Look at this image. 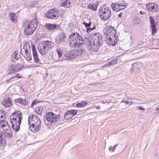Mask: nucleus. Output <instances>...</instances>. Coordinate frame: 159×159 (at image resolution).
<instances>
[{
    "label": "nucleus",
    "mask_w": 159,
    "mask_h": 159,
    "mask_svg": "<svg viewBox=\"0 0 159 159\" xmlns=\"http://www.w3.org/2000/svg\"><path fill=\"white\" fill-rule=\"evenodd\" d=\"M22 113L20 110H16L10 116V121L13 129L16 132L20 129V125L22 119Z\"/></svg>",
    "instance_id": "f257e3e1"
},
{
    "label": "nucleus",
    "mask_w": 159,
    "mask_h": 159,
    "mask_svg": "<svg viewBox=\"0 0 159 159\" xmlns=\"http://www.w3.org/2000/svg\"><path fill=\"white\" fill-rule=\"evenodd\" d=\"M84 38L78 33H72L69 36V43L71 47L80 48L84 42Z\"/></svg>",
    "instance_id": "f03ea898"
},
{
    "label": "nucleus",
    "mask_w": 159,
    "mask_h": 159,
    "mask_svg": "<svg viewBox=\"0 0 159 159\" xmlns=\"http://www.w3.org/2000/svg\"><path fill=\"white\" fill-rule=\"evenodd\" d=\"M32 123L30 127V130L33 133H37L40 129L41 122L37 116L34 114H31L28 117V123L30 125V123Z\"/></svg>",
    "instance_id": "7ed1b4c3"
},
{
    "label": "nucleus",
    "mask_w": 159,
    "mask_h": 159,
    "mask_svg": "<svg viewBox=\"0 0 159 159\" xmlns=\"http://www.w3.org/2000/svg\"><path fill=\"white\" fill-rule=\"evenodd\" d=\"M37 22L36 19H33L31 21L25 20L23 24L25 26L24 32L27 35H32L37 27Z\"/></svg>",
    "instance_id": "20e7f679"
},
{
    "label": "nucleus",
    "mask_w": 159,
    "mask_h": 159,
    "mask_svg": "<svg viewBox=\"0 0 159 159\" xmlns=\"http://www.w3.org/2000/svg\"><path fill=\"white\" fill-rule=\"evenodd\" d=\"M59 120V115L51 112H47L45 117L44 118L45 123L48 127L52 124H58L57 122Z\"/></svg>",
    "instance_id": "39448f33"
},
{
    "label": "nucleus",
    "mask_w": 159,
    "mask_h": 159,
    "mask_svg": "<svg viewBox=\"0 0 159 159\" xmlns=\"http://www.w3.org/2000/svg\"><path fill=\"white\" fill-rule=\"evenodd\" d=\"M91 41L93 45L97 47H99L102 44V35L99 33L92 34L90 36Z\"/></svg>",
    "instance_id": "423d86ee"
},
{
    "label": "nucleus",
    "mask_w": 159,
    "mask_h": 159,
    "mask_svg": "<svg viewBox=\"0 0 159 159\" xmlns=\"http://www.w3.org/2000/svg\"><path fill=\"white\" fill-rule=\"evenodd\" d=\"M100 18L104 20L108 19L111 14V10L108 7L102 8L99 12Z\"/></svg>",
    "instance_id": "0eeeda50"
},
{
    "label": "nucleus",
    "mask_w": 159,
    "mask_h": 159,
    "mask_svg": "<svg viewBox=\"0 0 159 159\" xmlns=\"http://www.w3.org/2000/svg\"><path fill=\"white\" fill-rule=\"evenodd\" d=\"M1 127L5 133V136L7 138H11L12 136V132L7 121H5Z\"/></svg>",
    "instance_id": "6e6552de"
},
{
    "label": "nucleus",
    "mask_w": 159,
    "mask_h": 159,
    "mask_svg": "<svg viewBox=\"0 0 159 159\" xmlns=\"http://www.w3.org/2000/svg\"><path fill=\"white\" fill-rule=\"evenodd\" d=\"M58 10L56 8L50 9L46 14V17L50 19H57L59 16Z\"/></svg>",
    "instance_id": "1a4fd4ad"
},
{
    "label": "nucleus",
    "mask_w": 159,
    "mask_h": 159,
    "mask_svg": "<svg viewBox=\"0 0 159 159\" xmlns=\"http://www.w3.org/2000/svg\"><path fill=\"white\" fill-rule=\"evenodd\" d=\"M104 34L107 36V38H109V37L113 38V36L116 35V32L114 27L111 25H109L105 28Z\"/></svg>",
    "instance_id": "9d476101"
},
{
    "label": "nucleus",
    "mask_w": 159,
    "mask_h": 159,
    "mask_svg": "<svg viewBox=\"0 0 159 159\" xmlns=\"http://www.w3.org/2000/svg\"><path fill=\"white\" fill-rule=\"evenodd\" d=\"M83 50H70L68 54H65L66 58L69 60L74 59L76 56L80 55L82 54Z\"/></svg>",
    "instance_id": "9b49d317"
},
{
    "label": "nucleus",
    "mask_w": 159,
    "mask_h": 159,
    "mask_svg": "<svg viewBox=\"0 0 159 159\" xmlns=\"http://www.w3.org/2000/svg\"><path fill=\"white\" fill-rule=\"evenodd\" d=\"M21 69L20 66L18 64H11L7 68V72L9 74L14 73L15 72L20 70Z\"/></svg>",
    "instance_id": "f8f14e48"
},
{
    "label": "nucleus",
    "mask_w": 159,
    "mask_h": 159,
    "mask_svg": "<svg viewBox=\"0 0 159 159\" xmlns=\"http://www.w3.org/2000/svg\"><path fill=\"white\" fill-rule=\"evenodd\" d=\"M158 6L155 3H149L146 5V8L148 11L151 12H156L158 10Z\"/></svg>",
    "instance_id": "ddd939ff"
},
{
    "label": "nucleus",
    "mask_w": 159,
    "mask_h": 159,
    "mask_svg": "<svg viewBox=\"0 0 159 159\" xmlns=\"http://www.w3.org/2000/svg\"><path fill=\"white\" fill-rule=\"evenodd\" d=\"M66 35L63 33H60L56 37L55 42L56 43L60 44L64 40Z\"/></svg>",
    "instance_id": "4468645a"
},
{
    "label": "nucleus",
    "mask_w": 159,
    "mask_h": 159,
    "mask_svg": "<svg viewBox=\"0 0 159 159\" xmlns=\"http://www.w3.org/2000/svg\"><path fill=\"white\" fill-rule=\"evenodd\" d=\"M149 18L150 21L151 27L152 29V34L153 35L157 32V31L155 20L153 17L151 16L149 17Z\"/></svg>",
    "instance_id": "2eb2a0df"
},
{
    "label": "nucleus",
    "mask_w": 159,
    "mask_h": 159,
    "mask_svg": "<svg viewBox=\"0 0 159 159\" xmlns=\"http://www.w3.org/2000/svg\"><path fill=\"white\" fill-rule=\"evenodd\" d=\"M3 106L6 107H9L12 105L11 99L9 98H4L2 102Z\"/></svg>",
    "instance_id": "dca6fc26"
},
{
    "label": "nucleus",
    "mask_w": 159,
    "mask_h": 159,
    "mask_svg": "<svg viewBox=\"0 0 159 159\" xmlns=\"http://www.w3.org/2000/svg\"><path fill=\"white\" fill-rule=\"evenodd\" d=\"M111 39H110L108 38H107V40H106L107 43H108L109 45L114 46L115 45L116 43V39L117 38V37L116 35L114 36H113V38L111 37H109ZM117 41H116V42Z\"/></svg>",
    "instance_id": "f3484780"
},
{
    "label": "nucleus",
    "mask_w": 159,
    "mask_h": 159,
    "mask_svg": "<svg viewBox=\"0 0 159 159\" xmlns=\"http://www.w3.org/2000/svg\"><path fill=\"white\" fill-rule=\"evenodd\" d=\"M32 53L33 55V58L34 62L38 64V65H37V66H40L42 64L40 62V60L39 59L38 57V56L36 50H32Z\"/></svg>",
    "instance_id": "a211bd4d"
},
{
    "label": "nucleus",
    "mask_w": 159,
    "mask_h": 159,
    "mask_svg": "<svg viewBox=\"0 0 159 159\" xmlns=\"http://www.w3.org/2000/svg\"><path fill=\"white\" fill-rule=\"evenodd\" d=\"M24 50H35L34 44L31 42H26L23 46Z\"/></svg>",
    "instance_id": "6ab92c4d"
},
{
    "label": "nucleus",
    "mask_w": 159,
    "mask_h": 159,
    "mask_svg": "<svg viewBox=\"0 0 159 159\" xmlns=\"http://www.w3.org/2000/svg\"><path fill=\"white\" fill-rule=\"evenodd\" d=\"M59 25L56 24H46L45 27L48 31H52L58 28Z\"/></svg>",
    "instance_id": "aec40b11"
},
{
    "label": "nucleus",
    "mask_w": 159,
    "mask_h": 159,
    "mask_svg": "<svg viewBox=\"0 0 159 159\" xmlns=\"http://www.w3.org/2000/svg\"><path fill=\"white\" fill-rule=\"evenodd\" d=\"M14 101L15 102L20 103L23 106L27 105L28 104V101L22 98L15 99Z\"/></svg>",
    "instance_id": "412c9836"
},
{
    "label": "nucleus",
    "mask_w": 159,
    "mask_h": 159,
    "mask_svg": "<svg viewBox=\"0 0 159 159\" xmlns=\"http://www.w3.org/2000/svg\"><path fill=\"white\" fill-rule=\"evenodd\" d=\"M120 6V4H118L117 3H112L111 4V6L112 9L114 11L117 12L121 10L119 8V7Z\"/></svg>",
    "instance_id": "4be33fe9"
},
{
    "label": "nucleus",
    "mask_w": 159,
    "mask_h": 159,
    "mask_svg": "<svg viewBox=\"0 0 159 159\" xmlns=\"http://www.w3.org/2000/svg\"><path fill=\"white\" fill-rule=\"evenodd\" d=\"M46 49L48 50L52 48L54 45V43L51 41H48L45 42Z\"/></svg>",
    "instance_id": "5701e85b"
},
{
    "label": "nucleus",
    "mask_w": 159,
    "mask_h": 159,
    "mask_svg": "<svg viewBox=\"0 0 159 159\" xmlns=\"http://www.w3.org/2000/svg\"><path fill=\"white\" fill-rule=\"evenodd\" d=\"M15 78H21V76H20L19 74H16L14 76H13L12 77H11L10 78L8 79H7L5 81V82H6V83H9L11 81L16 80H13V79Z\"/></svg>",
    "instance_id": "b1692460"
},
{
    "label": "nucleus",
    "mask_w": 159,
    "mask_h": 159,
    "mask_svg": "<svg viewBox=\"0 0 159 159\" xmlns=\"http://www.w3.org/2000/svg\"><path fill=\"white\" fill-rule=\"evenodd\" d=\"M11 57L16 60L19 59L20 58V55L17 50H16L12 54Z\"/></svg>",
    "instance_id": "393cba45"
},
{
    "label": "nucleus",
    "mask_w": 159,
    "mask_h": 159,
    "mask_svg": "<svg viewBox=\"0 0 159 159\" xmlns=\"http://www.w3.org/2000/svg\"><path fill=\"white\" fill-rule=\"evenodd\" d=\"M98 6V3H92L89 4L88 7L90 9L93 11H96L97 7Z\"/></svg>",
    "instance_id": "a878e982"
},
{
    "label": "nucleus",
    "mask_w": 159,
    "mask_h": 159,
    "mask_svg": "<svg viewBox=\"0 0 159 159\" xmlns=\"http://www.w3.org/2000/svg\"><path fill=\"white\" fill-rule=\"evenodd\" d=\"M10 19L11 20L12 22H15L17 20V16L14 13H10Z\"/></svg>",
    "instance_id": "bb28decb"
},
{
    "label": "nucleus",
    "mask_w": 159,
    "mask_h": 159,
    "mask_svg": "<svg viewBox=\"0 0 159 159\" xmlns=\"http://www.w3.org/2000/svg\"><path fill=\"white\" fill-rule=\"evenodd\" d=\"M46 46L45 45V42L39 43L38 46V50H45Z\"/></svg>",
    "instance_id": "cd10ccee"
},
{
    "label": "nucleus",
    "mask_w": 159,
    "mask_h": 159,
    "mask_svg": "<svg viewBox=\"0 0 159 159\" xmlns=\"http://www.w3.org/2000/svg\"><path fill=\"white\" fill-rule=\"evenodd\" d=\"M138 65L137 63H134L132 65L131 70L132 71L138 70L139 67H138Z\"/></svg>",
    "instance_id": "c85d7f7f"
},
{
    "label": "nucleus",
    "mask_w": 159,
    "mask_h": 159,
    "mask_svg": "<svg viewBox=\"0 0 159 159\" xmlns=\"http://www.w3.org/2000/svg\"><path fill=\"white\" fill-rule=\"evenodd\" d=\"M68 112L67 113L69 114V113L70 115L72 116V117L75 116L76 115L77 113V110H71L70 111H68Z\"/></svg>",
    "instance_id": "c756f323"
},
{
    "label": "nucleus",
    "mask_w": 159,
    "mask_h": 159,
    "mask_svg": "<svg viewBox=\"0 0 159 159\" xmlns=\"http://www.w3.org/2000/svg\"><path fill=\"white\" fill-rule=\"evenodd\" d=\"M87 104V103L86 102L84 101L81 103H78L76 104V106L77 107H83L84 106H86Z\"/></svg>",
    "instance_id": "7c9ffc66"
},
{
    "label": "nucleus",
    "mask_w": 159,
    "mask_h": 159,
    "mask_svg": "<svg viewBox=\"0 0 159 159\" xmlns=\"http://www.w3.org/2000/svg\"><path fill=\"white\" fill-rule=\"evenodd\" d=\"M25 52L28 59L29 61H31L32 59L31 55V54L28 52V50H25Z\"/></svg>",
    "instance_id": "2f4dec72"
},
{
    "label": "nucleus",
    "mask_w": 159,
    "mask_h": 159,
    "mask_svg": "<svg viewBox=\"0 0 159 159\" xmlns=\"http://www.w3.org/2000/svg\"><path fill=\"white\" fill-rule=\"evenodd\" d=\"M117 60L116 59H114L111 61L110 62L107 63L106 65L107 66H110L111 65H113L116 63Z\"/></svg>",
    "instance_id": "473e14b6"
},
{
    "label": "nucleus",
    "mask_w": 159,
    "mask_h": 159,
    "mask_svg": "<svg viewBox=\"0 0 159 159\" xmlns=\"http://www.w3.org/2000/svg\"><path fill=\"white\" fill-rule=\"evenodd\" d=\"M42 109L41 108V107H37L35 108V111L36 113L38 114H41Z\"/></svg>",
    "instance_id": "72a5a7b5"
},
{
    "label": "nucleus",
    "mask_w": 159,
    "mask_h": 159,
    "mask_svg": "<svg viewBox=\"0 0 159 159\" xmlns=\"http://www.w3.org/2000/svg\"><path fill=\"white\" fill-rule=\"evenodd\" d=\"M68 112V111L66 112L64 114V118L65 119L68 120V119H71L72 118V116H71L69 113L68 114L67 113Z\"/></svg>",
    "instance_id": "f704fd0d"
},
{
    "label": "nucleus",
    "mask_w": 159,
    "mask_h": 159,
    "mask_svg": "<svg viewBox=\"0 0 159 159\" xmlns=\"http://www.w3.org/2000/svg\"><path fill=\"white\" fill-rule=\"evenodd\" d=\"M68 0H65L62 3L61 6L65 7L66 8L67 7V3Z\"/></svg>",
    "instance_id": "c9c22d12"
},
{
    "label": "nucleus",
    "mask_w": 159,
    "mask_h": 159,
    "mask_svg": "<svg viewBox=\"0 0 159 159\" xmlns=\"http://www.w3.org/2000/svg\"><path fill=\"white\" fill-rule=\"evenodd\" d=\"M39 51L43 56L45 57L46 56L47 50H39Z\"/></svg>",
    "instance_id": "e433bc0d"
},
{
    "label": "nucleus",
    "mask_w": 159,
    "mask_h": 159,
    "mask_svg": "<svg viewBox=\"0 0 159 159\" xmlns=\"http://www.w3.org/2000/svg\"><path fill=\"white\" fill-rule=\"evenodd\" d=\"M95 26H93V28H87V31L88 33H89V31H91V30H94L95 29Z\"/></svg>",
    "instance_id": "4c0bfd02"
},
{
    "label": "nucleus",
    "mask_w": 159,
    "mask_h": 159,
    "mask_svg": "<svg viewBox=\"0 0 159 159\" xmlns=\"http://www.w3.org/2000/svg\"><path fill=\"white\" fill-rule=\"evenodd\" d=\"M3 141L4 139L2 137L0 136V146L2 144Z\"/></svg>",
    "instance_id": "58836bf2"
},
{
    "label": "nucleus",
    "mask_w": 159,
    "mask_h": 159,
    "mask_svg": "<svg viewBox=\"0 0 159 159\" xmlns=\"http://www.w3.org/2000/svg\"><path fill=\"white\" fill-rule=\"evenodd\" d=\"M57 51L58 54V57H60L62 55V52H61V50H57Z\"/></svg>",
    "instance_id": "ea45409f"
},
{
    "label": "nucleus",
    "mask_w": 159,
    "mask_h": 159,
    "mask_svg": "<svg viewBox=\"0 0 159 159\" xmlns=\"http://www.w3.org/2000/svg\"><path fill=\"white\" fill-rule=\"evenodd\" d=\"M109 150L110 151L113 152L114 151L115 148H114L113 147L110 146L109 148Z\"/></svg>",
    "instance_id": "a19ab883"
},
{
    "label": "nucleus",
    "mask_w": 159,
    "mask_h": 159,
    "mask_svg": "<svg viewBox=\"0 0 159 159\" xmlns=\"http://www.w3.org/2000/svg\"><path fill=\"white\" fill-rule=\"evenodd\" d=\"M124 102L125 103H126L127 104H129V103H130L129 105V106L131 105L132 104V103L133 102H131V101L130 102H129L128 101H121V102Z\"/></svg>",
    "instance_id": "79ce46f5"
},
{
    "label": "nucleus",
    "mask_w": 159,
    "mask_h": 159,
    "mask_svg": "<svg viewBox=\"0 0 159 159\" xmlns=\"http://www.w3.org/2000/svg\"><path fill=\"white\" fill-rule=\"evenodd\" d=\"M125 7V5H121L120 4V7H119V8H120V9L122 8V9H121V10H123L124 9Z\"/></svg>",
    "instance_id": "37998d69"
},
{
    "label": "nucleus",
    "mask_w": 159,
    "mask_h": 159,
    "mask_svg": "<svg viewBox=\"0 0 159 159\" xmlns=\"http://www.w3.org/2000/svg\"><path fill=\"white\" fill-rule=\"evenodd\" d=\"M70 0H68V2L67 3V7L69 8L70 6L71 5V2L70 1Z\"/></svg>",
    "instance_id": "c03bdc74"
},
{
    "label": "nucleus",
    "mask_w": 159,
    "mask_h": 159,
    "mask_svg": "<svg viewBox=\"0 0 159 159\" xmlns=\"http://www.w3.org/2000/svg\"><path fill=\"white\" fill-rule=\"evenodd\" d=\"M5 112L3 110H1L0 111V115L1 114H5Z\"/></svg>",
    "instance_id": "a18cd8bd"
},
{
    "label": "nucleus",
    "mask_w": 159,
    "mask_h": 159,
    "mask_svg": "<svg viewBox=\"0 0 159 159\" xmlns=\"http://www.w3.org/2000/svg\"><path fill=\"white\" fill-rule=\"evenodd\" d=\"M157 25L159 28V16L158 17V19L157 20Z\"/></svg>",
    "instance_id": "49530a36"
},
{
    "label": "nucleus",
    "mask_w": 159,
    "mask_h": 159,
    "mask_svg": "<svg viewBox=\"0 0 159 159\" xmlns=\"http://www.w3.org/2000/svg\"><path fill=\"white\" fill-rule=\"evenodd\" d=\"M137 108H139V109L141 110H145L144 108H143L142 107L140 106H138Z\"/></svg>",
    "instance_id": "de8ad7c7"
},
{
    "label": "nucleus",
    "mask_w": 159,
    "mask_h": 159,
    "mask_svg": "<svg viewBox=\"0 0 159 159\" xmlns=\"http://www.w3.org/2000/svg\"><path fill=\"white\" fill-rule=\"evenodd\" d=\"M83 24L84 25L85 27L87 28V27H88V24L87 23H86L85 22H84L83 23Z\"/></svg>",
    "instance_id": "09e8293b"
},
{
    "label": "nucleus",
    "mask_w": 159,
    "mask_h": 159,
    "mask_svg": "<svg viewBox=\"0 0 159 159\" xmlns=\"http://www.w3.org/2000/svg\"><path fill=\"white\" fill-rule=\"evenodd\" d=\"M36 103V102L35 101H33L31 103V106H33Z\"/></svg>",
    "instance_id": "8fccbe9b"
},
{
    "label": "nucleus",
    "mask_w": 159,
    "mask_h": 159,
    "mask_svg": "<svg viewBox=\"0 0 159 159\" xmlns=\"http://www.w3.org/2000/svg\"><path fill=\"white\" fill-rule=\"evenodd\" d=\"M137 20H138V21H139V22H136V23H135V24H138V23H139V22H140L139 20V19H137L136 18H135V19H134V21H135V20L137 21Z\"/></svg>",
    "instance_id": "3c124183"
},
{
    "label": "nucleus",
    "mask_w": 159,
    "mask_h": 159,
    "mask_svg": "<svg viewBox=\"0 0 159 159\" xmlns=\"http://www.w3.org/2000/svg\"><path fill=\"white\" fill-rule=\"evenodd\" d=\"M4 116H5V114H3L0 115V117H1V118H0V119H2V118H3Z\"/></svg>",
    "instance_id": "603ef678"
},
{
    "label": "nucleus",
    "mask_w": 159,
    "mask_h": 159,
    "mask_svg": "<svg viewBox=\"0 0 159 159\" xmlns=\"http://www.w3.org/2000/svg\"><path fill=\"white\" fill-rule=\"evenodd\" d=\"M91 22H89V23L88 24V27H89L91 26Z\"/></svg>",
    "instance_id": "864d4df0"
},
{
    "label": "nucleus",
    "mask_w": 159,
    "mask_h": 159,
    "mask_svg": "<svg viewBox=\"0 0 159 159\" xmlns=\"http://www.w3.org/2000/svg\"><path fill=\"white\" fill-rule=\"evenodd\" d=\"M95 108L98 109H99L100 108V106H99L95 107Z\"/></svg>",
    "instance_id": "5fc2aeb1"
},
{
    "label": "nucleus",
    "mask_w": 159,
    "mask_h": 159,
    "mask_svg": "<svg viewBox=\"0 0 159 159\" xmlns=\"http://www.w3.org/2000/svg\"><path fill=\"white\" fill-rule=\"evenodd\" d=\"M95 84L94 83H92L91 84H89L88 85H95Z\"/></svg>",
    "instance_id": "6e6d98bb"
},
{
    "label": "nucleus",
    "mask_w": 159,
    "mask_h": 159,
    "mask_svg": "<svg viewBox=\"0 0 159 159\" xmlns=\"http://www.w3.org/2000/svg\"><path fill=\"white\" fill-rule=\"evenodd\" d=\"M156 111H157L158 113H159V108H156Z\"/></svg>",
    "instance_id": "4d7b16f0"
},
{
    "label": "nucleus",
    "mask_w": 159,
    "mask_h": 159,
    "mask_svg": "<svg viewBox=\"0 0 159 159\" xmlns=\"http://www.w3.org/2000/svg\"><path fill=\"white\" fill-rule=\"evenodd\" d=\"M118 145V144L117 143V144H116L113 147L114 148H116V147Z\"/></svg>",
    "instance_id": "13d9d810"
},
{
    "label": "nucleus",
    "mask_w": 159,
    "mask_h": 159,
    "mask_svg": "<svg viewBox=\"0 0 159 159\" xmlns=\"http://www.w3.org/2000/svg\"><path fill=\"white\" fill-rule=\"evenodd\" d=\"M143 13H144L143 12H142V11H141L140 12V14H141L143 15Z\"/></svg>",
    "instance_id": "bf43d9fd"
},
{
    "label": "nucleus",
    "mask_w": 159,
    "mask_h": 159,
    "mask_svg": "<svg viewBox=\"0 0 159 159\" xmlns=\"http://www.w3.org/2000/svg\"><path fill=\"white\" fill-rule=\"evenodd\" d=\"M121 13H120V14H119L118 15V17H121Z\"/></svg>",
    "instance_id": "052dcab7"
},
{
    "label": "nucleus",
    "mask_w": 159,
    "mask_h": 159,
    "mask_svg": "<svg viewBox=\"0 0 159 159\" xmlns=\"http://www.w3.org/2000/svg\"><path fill=\"white\" fill-rule=\"evenodd\" d=\"M94 51H95V52H96L97 50H94Z\"/></svg>",
    "instance_id": "680f3d73"
},
{
    "label": "nucleus",
    "mask_w": 159,
    "mask_h": 159,
    "mask_svg": "<svg viewBox=\"0 0 159 159\" xmlns=\"http://www.w3.org/2000/svg\"><path fill=\"white\" fill-rule=\"evenodd\" d=\"M0 120H3L1 119H0Z\"/></svg>",
    "instance_id": "e2e57ef3"
},
{
    "label": "nucleus",
    "mask_w": 159,
    "mask_h": 159,
    "mask_svg": "<svg viewBox=\"0 0 159 159\" xmlns=\"http://www.w3.org/2000/svg\"><path fill=\"white\" fill-rule=\"evenodd\" d=\"M63 1V0H62Z\"/></svg>",
    "instance_id": "0e129e2a"
}]
</instances>
